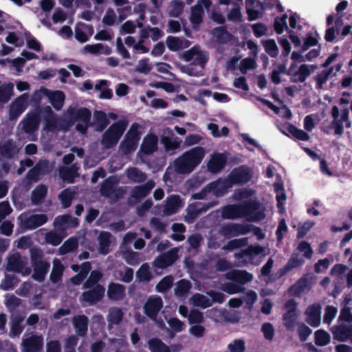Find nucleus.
<instances>
[{
	"mask_svg": "<svg viewBox=\"0 0 352 352\" xmlns=\"http://www.w3.org/2000/svg\"><path fill=\"white\" fill-rule=\"evenodd\" d=\"M138 144L136 143L135 142L130 140L124 137V139L120 144L119 151L120 153L123 155H127L135 151Z\"/></svg>",
	"mask_w": 352,
	"mask_h": 352,
	"instance_id": "55",
	"label": "nucleus"
},
{
	"mask_svg": "<svg viewBox=\"0 0 352 352\" xmlns=\"http://www.w3.org/2000/svg\"><path fill=\"white\" fill-rule=\"evenodd\" d=\"M274 190L276 193L277 205L281 212H283V204L286 200L283 184L282 182H277L274 184Z\"/></svg>",
	"mask_w": 352,
	"mask_h": 352,
	"instance_id": "51",
	"label": "nucleus"
},
{
	"mask_svg": "<svg viewBox=\"0 0 352 352\" xmlns=\"http://www.w3.org/2000/svg\"><path fill=\"white\" fill-rule=\"evenodd\" d=\"M158 138L153 133L147 134L142 142L140 152L150 155L157 149Z\"/></svg>",
	"mask_w": 352,
	"mask_h": 352,
	"instance_id": "22",
	"label": "nucleus"
},
{
	"mask_svg": "<svg viewBox=\"0 0 352 352\" xmlns=\"http://www.w3.org/2000/svg\"><path fill=\"white\" fill-rule=\"evenodd\" d=\"M334 339L338 341H346L352 336V327L347 325H340L335 329H331Z\"/></svg>",
	"mask_w": 352,
	"mask_h": 352,
	"instance_id": "38",
	"label": "nucleus"
},
{
	"mask_svg": "<svg viewBox=\"0 0 352 352\" xmlns=\"http://www.w3.org/2000/svg\"><path fill=\"white\" fill-rule=\"evenodd\" d=\"M173 133L169 128L164 129L162 135V142L166 151H173L179 148L182 144V140L177 137H172Z\"/></svg>",
	"mask_w": 352,
	"mask_h": 352,
	"instance_id": "20",
	"label": "nucleus"
},
{
	"mask_svg": "<svg viewBox=\"0 0 352 352\" xmlns=\"http://www.w3.org/2000/svg\"><path fill=\"white\" fill-rule=\"evenodd\" d=\"M233 197L234 199L241 201L242 203L225 206L222 210L223 218H245L248 221H257L265 217V210L256 201L254 190L239 189L234 192Z\"/></svg>",
	"mask_w": 352,
	"mask_h": 352,
	"instance_id": "1",
	"label": "nucleus"
},
{
	"mask_svg": "<svg viewBox=\"0 0 352 352\" xmlns=\"http://www.w3.org/2000/svg\"><path fill=\"white\" fill-rule=\"evenodd\" d=\"M31 263L34 269L32 278L41 282L45 279V276L50 268V263L43 260V254L41 250L34 248L30 251Z\"/></svg>",
	"mask_w": 352,
	"mask_h": 352,
	"instance_id": "6",
	"label": "nucleus"
},
{
	"mask_svg": "<svg viewBox=\"0 0 352 352\" xmlns=\"http://www.w3.org/2000/svg\"><path fill=\"white\" fill-rule=\"evenodd\" d=\"M47 98L52 106L56 110H60L64 104L65 94L61 91H52L45 88H41L33 95L35 101H39L43 98Z\"/></svg>",
	"mask_w": 352,
	"mask_h": 352,
	"instance_id": "8",
	"label": "nucleus"
},
{
	"mask_svg": "<svg viewBox=\"0 0 352 352\" xmlns=\"http://www.w3.org/2000/svg\"><path fill=\"white\" fill-rule=\"evenodd\" d=\"M68 113L74 122H77L76 130L81 133H85L91 118L90 111L85 108H71L68 109Z\"/></svg>",
	"mask_w": 352,
	"mask_h": 352,
	"instance_id": "11",
	"label": "nucleus"
},
{
	"mask_svg": "<svg viewBox=\"0 0 352 352\" xmlns=\"http://www.w3.org/2000/svg\"><path fill=\"white\" fill-rule=\"evenodd\" d=\"M296 67V64L292 63L287 71V74L293 82H303L316 69V66L305 64L301 65L297 70Z\"/></svg>",
	"mask_w": 352,
	"mask_h": 352,
	"instance_id": "12",
	"label": "nucleus"
},
{
	"mask_svg": "<svg viewBox=\"0 0 352 352\" xmlns=\"http://www.w3.org/2000/svg\"><path fill=\"white\" fill-rule=\"evenodd\" d=\"M226 277L242 286L253 279V275L245 270H232L226 274Z\"/></svg>",
	"mask_w": 352,
	"mask_h": 352,
	"instance_id": "27",
	"label": "nucleus"
},
{
	"mask_svg": "<svg viewBox=\"0 0 352 352\" xmlns=\"http://www.w3.org/2000/svg\"><path fill=\"white\" fill-rule=\"evenodd\" d=\"M109 124L107 116L102 111H95L93 124L97 131H102Z\"/></svg>",
	"mask_w": 352,
	"mask_h": 352,
	"instance_id": "43",
	"label": "nucleus"
},
{
	"mask_svg": "<svg viewBox=\"0 0 352 352\" xmlns=\"http://www.w3.org/2000/svg\"><path fill=\"white\" fill-rule=\"evenodd\" d=\"M183 59L188 62L187 65H179L181 72L192 76H202L208 57L198 46H195L182 54Z\"/></svg>",
	"mask_w": 352,
	"mask_h": 352,
	"instance_id": "4",
	"label": "nucleus"
},
{
	"mask_svg": "<svg viewBox=\"0 0 352 352\" xmlns=\"http://www.w3.org/2000/svg\"><path fill=\"white\" fill-rule=\"evenodd\" d=\"M78 241L75 238H70L67 240L63 245L59 248V252L60 254H65L70 252L74 251L77 248Z\"/></svg>",
	"mask_w": 352,
	"mask_h": 352,
	"instance_id": "64",
	"label": "nucleus"
},
{
	"mask_svg": "<svg viewBox=\"0 0 352 352\" xmlns=\"http://www.w3.org/2000/svg\"><path fill=\"white\" fill-rule=\"evenodd\" d=\"M256 66V62L254 58H245L241 61L239 69L242 74H245L248 71L254 69Z\"/></svg>",
	"mask_w": 352,
	"mask_h": 352,
	"instance_id": "61",
	"label": "nucleus"
},
{
	"mask_svg": "<svg viewBox=\"0 0 352 352\" xmlns=\"http://www.w3.org/2000/svg\"><path fill=\"white\" fill-rule=\"evenodd\" d=\"M206 154L202 146H195L184 152L174 161V170L179 174L192 173L203 161Z\"/></svg>",
	"mask_w": 352,
	"mask_h": 352,
	"instance_id": "3",
	"label": "nucleus"
},
{
	"mask_svg": "<svg viewBox=\"0 0 352 352\" xmlns=\"http://www.w3.org/2000/svg\"><path fill=\"white\" fill-rule=\"evenodd\" d=\"M167 47L171 51H178L190 46V42L183 38L168 36L166 40Z\"/></svg>",
	"mask_w": 352,
	"mask_h": 352,
	"instance_id": "31",
	"label": "nucleus"
},
{
	"mask_svg": "<svg viewBox=\"0 0 352 352\" xmlns=\"http://www.w3.org/2000/svg\"><path fill=\"white\" fill-rule=\"evenodd\" d=\"M265 250L261 246H250L246 250L235 253L236 258L240 260L239 265L259 264L265 255Z\"/></svg>",
	"mask_w": 352,
	"mask_h": 352,
	"instance_id": "7",
	"label": "nucleus"
},
{
	"mask_svg": "<svg viewBox=\"0 0 352 352\" xmlns=\"http://www.w3.org/2000/svg\"><path fill=\"white\" fill-rule=\"evenodd\" d=\"M74 327L79 336H85L88 329V318L85 315L78 316L74 318Z\"/></svg>",
	"mask_w": 352,
	"mask_h": 352,
	"instance_id": "36",
	"label": "nucleus"
},
{
	"mask_svg": "<svg viewBox=\"0 0 352 352\" xmlns=\"http://www.w3.org/2000/svg\"><path fill=\"white\" fill-rule=\"evenodd\" d=\"M297 309H287V311L283 315V322L287 330H293L296 324Z\"/></svg>",
	"mask_w": 352,
	"mask_h": 352,
	"instance_id": "47",
	"label": "nucleus"
},
{
	"mask_svg": "<svg viewBox=\"0 0 352 352\" xmlns=\"http://www.w3.org/2000/svg\"><path fill=\"white\" fill-rule=\"evenodd\" d=\"M28 106V96L25 94L17 98L10 105V118L15 119L21 115Z\"/></svg>",
	"mask_w": 352,
	"mask_h": 352,
	"instance_id": "25",
	"label": "nucleus"
},
{
	"mask_svg": "<svg viewBox=\"0 0 352 352\" xmlns=\"http://www.w3.org/2000/svg\"><path fill=\"white\" fill-rule=\"evenodd\" d=\"M183 317H188L189 324H200L204 320L203 314L199 309H178Z\"/></svg>",
	"mask_w": 352,
	"mask_h": 352,
	"instance_id": "34",
	"label": "nucleus"
},
{
	"mask_svg": "<svg viewBox=\"0 0 352 352\" xmlns=\"http://www.w3.org/2000/svg\"><path fill=\"white\" fill-rule=\"evenodd\" d=\"M127 178L134 183H142L146 179V175L136 167H129L125 171Z\"/></svg>",
	"mask_w": 352,
	"mask_h": 352,
	"instance_id": "40",
	"label": "nucleus"
},
{
	"mask_svg": "<svg viewBox=\"0 0 352 352\" xmlns=\"http://www.w3.org/2000/svg\"><path fill=\"white\" fill-rule=\"evenodd\" d=\"M102 273L100 270H93L91 272L88 278L83 284L84 288L91 289L97 285L98 282L101 279Z\"/></svg>",
	"mask_w": 352,
	"mask_h": 352,
	"instance_id": "53",
	"label": "nucleus"
},
{
	"mask_svg": "<svg viewBox=\"0 0 352 352\" xmlns=\"http://www.w3.org/2000/svg\"><path fill=\"white\" fill-rule=\"evenodd\" d=\"M191 287V284L188 280H181L177 282L175 287V294L177 296L181 297L186 295Z\"/></svg>",
	"mask_w": 352,
	"mask_h": 352,
	"instance_id": "58",
	"label": "nucleus"
},
{
	"mask_svg": "<svg viewBox=\"0 0 352 352\" xmlns=\"http://www.w3.org/2000/svg\"><path fill=\"white\" fill-rule=\"evenodd\" d=\"M142 38H151L153 41H157L163 35V32L157 28H145L141 31Z\"/></svg>",
	"mask_w": 352,
	"mask_h": 352,
	"instance_id": "56",
	"label": "nucleus"
},
{
	"mask_svg": "<svg viewBox=\"0 0 352 352\" xmlns=\"http://www.w3.org/2000/svg\"><path fill=\"white\" fill-rule=\"evenodd\" d=\"M107 294L111 300H120L125 295V288L122 285L112 283L108 286Z\"/></svg>",
	"mask_w": 352,
	"mask_h": 352,
	"instance_id": "30",
	"label": "nucleus"
},
{
	"mask_svg": "<svg viewBox=\"0 0 352 352\" xmlns=\"http://www.w3.org/2000/svg\"><path fill=\"white\" fill-rule=\"evenodd\" d=\"M83 52L86 54H91L94 55L104 54L109 55L111 53V48L102 43H96L93 45H87L83 47Z\"/></svg>",
	"mask_w": 352,
	"mask_h": 352,
	"instance_id": "37",
	"label": "nucleus"
},
{
	"mask_svg": "<svg viewBox=\"0 0 352 352\" xmlns=\"http://www.w3.org/2000/svg\"><path fill=\"white\" fill-rule=\"evenodd\" d=\"M160 311H161V314L163 315L166 314L165 309H144L145 314L148 317L155 320L158 327L161 329H166L169 333L170 338H173L175 336V333L171 331L166 327V324L163 319L157 318Z\"/></svg>",
	"mask_w": 352,
	"mask_h": 352,
	"instance_id": "32",
	"label": "nucleus"
},
{
	"mask_svg": "<svg viewBox=\"0 0 352 352\" xmlns=\"http://www.w3.org/2000/svg\"><path fill=\"white\" fill-rule=\"evenodd\" d=\"M207 129L210 131L211 134L214 138L227 136L229 132V129L226 126L222 127L219 131L218 125L214 123H209L207 125Z\"/></svg>",
	"mask_w": 352,
	"mask_h": 352,
	"instance_id": "63",
	"label": "nucleus"
},
{
	"mask_svg": "<svg viewBox=\"0 0 352 352\" xmlns=\"http://www.w3.org/2000/svg\"><path fill=\"white\" fill-rule=\"evenodd\" d=\"M151 352H170L169 347L159 338H152L148 341Z\"/></svg>",
	"mask_w": 352,
	"mask_h": 352,
	"instance_id": "52",
	"label": "nucleus"
},
{
	"mask_svg": "<svg viewBox=\"0 0 352 352\" xmlns=\"http://www.w3.org/2000/svg\"><path fill=\"white\" fill-rule=\"evenodd\" d=\"M95 89L101 92L99 95V98L101 99H110L112 97V91L107 88L106 80H100L96 84Z\"/></svg>",
	"mask_w": 352,
	"mask_h": 352,
	"instance_id": "60",
	"label": "nucleus"
},
{
	"mask_svg": "<svg viewBox=\"0 0 352 352\" xmlns=\"http://www.w3.org/2000/svg\"><path fill=\"white\" fill-rule=\"evenodd\" d=\"M7 268L8 270L21 273L23 276L31 273V269L28 266V258L19 253H14L9 256Z\"/></svg>",
	"mask_w": 352,
	"mask_h": 352,
	"instance_id": "13",
	"label": "nucleus"
},
{
	"mask_svg": "<svg viewBox=\"0 0 352 352\" xmlns=\"http://www.w3.org/2000/svg\"><path fill=\"white\" fill-rule=\"evenodd\" d=\"M125 11L129 12L130 11V8L127 7L119 9L118 12L120 15L118 18L113 10L108 9L102 18V22L107 25H113L116 23L121 22L126 16V14H124Z\"/></svg>",
	"mask_w": 352,
	"mask_h": 352,
	"instance_id": "26",
	"label": "nucleus"
},
{
	"mask_svg": "<svg viewBox=\"0 0 352 352\" xmlns=\"http://www.w3.org/2000/svg\"><path fill=\"white\" fill-rule=\"evenodd\" d=\"M224 300L223 295L219 292H210L206 294H196L190 299V305L194 307L207 308L213 302H221Z\"/></svg>",
	"mask_w": 352,
	"mask_h": 352,
	"instance_id": "9",
	"label": "nucleus"
},
{
	"mask_svg": "<svg viewBox=\"0 0 352 352\" xmlns=\"http://www.w3.org/2000/svg\"><path fill=\"white\" fill-rule=\"evenodd\" d=\"M24 352H40L43 346V338L41 336L32 335L22 341Z\"/></svg>",
	"mask_w": 352,
	"mask_h": 352,
	"instance_id": "19",
	"label": "nucleus"
},
{
	"mask_svg": "<svg viewBox=\"0 0 352 352\" xmlns=\"http://www.w3.org/2000/svg\"><path fill=\"white\" fill-rule=\"evenodd\" d=\"M226 161L225 153H213L208 161L207 168L212 173H218L224 168Z\"/></svg>",
	"mask_w": 352,
	"mask_h": 352,
	"instance_id": "17",
	"label": "nucleus"
},
{
	"mask_svg": "<svg viewBox=\"0 0 352 352\" xmlns=\"http://www.w3.org/2000/svg\"><path fill=\"white\" fill-rule=\"evenodd\" d=\"M155 183L153 180H148L142 186H135L131 192V197L139 199L146 197L149 192L155 187Z\"/></svg>",
	"mask_w": 352,
	"mask_h": 352,
	"instance_id": "29",
	"label": "nucleus"
},
{
	"mask_svg": "<svg viewBox=\"0 0 352 352\" xmlns=\"http://www.w3.org/2000/svg\"><path fill=\"white\" fill-rule=\"evenodd\" d=\"M127 125L128 122L126 120H121L113 124L103 134L101 140L102 145L106 148L116 146Z\"/></svg>",
	"mask_w": 352,
	"mask_h": 352,
	"instance_id": "5",
	"label": "nucleus"
},
{
	"mask_svg": "<svg viewBox=\"0 0 352 352\" xmlns=\"http://www.w3.org/2000/svg\"><path fill=\"white\" fill-rule=\"evenodd\" d=\"M252 230V226L248 224L229 223L223 226L222 234L226 237L245 234Z\"/></svg>",
	"mask_w": 352,
	"mask_h": 352,
	"instance_id": "18",
	"label": "nucleus"
},
{
	"mask_svg": "<svg viewBox=\"0 0 352 352\" xmlns=\"http://www.w3.org/2000/svg\"><path fill=\"white\" fill-rule=\"evenodd\" d=\"M1 153L6 157H12L20 151V147L12 142H6L0 147Z\"/></svg>",
	"mask_w": 352,
	"mask_h": 352,
	"instance_id": "54",
	"label": "nucleus"
},
{
	"mask_svg": "<svg viewBox=\"0 0 352 352\" xmlns=\"http://www.w3.org/2000/svg\"><path fill=\"white\" fill-rule=\"evenodd\" d=\"M64 267L61 262L58 259H54L53 261V267L50 274V280L53 283H57L60 280Z\"/></svg>",
	"mask_w": 352,
	"mask_h": 352,
	"instance_id": "48",
	"label": "nucleus"
},
{
	"mask_svg": "<svg viewBox=\"0 0 352 352\" xmlns=\"http://www.w3.org/2000/svg\"><path fill=\"white\" fill-rule=\"evenodd\" d=\"M118 180L116 177H111L107 179L101 187V193L109 197L111 201H116L122 197L126 190L122 187H118L116 185Z\"/></svg>",
	"mask_w": 352,
	"mask_h": 352,
	"instance_id": "14",
	"label": "nucleus"
},
{
	"mask_svg": "<svg viewBox=\"0 0 352 352\" xmlns=\"http://www.w3.org/2000/svg\"><path fill=\"white\" fill-rule=\"evenodd\" d=\"M47 187L43 185L37 186L32 193V201L33 204H37L40 203L45 197L47 193Z\"/></svg>",
	"mask_w": 352,
	"mask_h": 352,
	"instance_id": "59",
	"label": "nucleus"
},
{
	"mask_svg": "<svg viewBox=\"0 0 352 352\" xmlns=\"http://www.w3.org/2000/svg\"><path fill=\"white\" fill-rule=\"evenodd\" d=\"M36 234H45V241L47 243L51 244L52 245H59L63 237L64 234L56 232V231H51L46 234L44 233L43 230H40L36 233Z\"/></svg>",
	"mask_w": 352,
	"mask_h": 352,
	"instance_id": "46",
	"label": "nucleus"
},
{
	"mask_svg": "<svg viewBox=\"0 0 352 352\" xmlns=\"http://www.w3.org/2000/svg\"><path fill=\"white\" fill-rule=\"evenodd\" d=\"M313 285V279L311 276H306L298 280L290 289L292 294L299 295L309 290Z\"/></svg>",
	"mask_w": 352,
	"mask_h": 352,
	"instance_id": "33",
	"label": "nucleus"
},
{
	"mask_svg": "<svg viewBox=\"0 0 352 352\" xmlns=\"http://www.w3.org/2000/svg\"><path fill=\"white\" fill-rule=\"evenodd\" d=\"M39 125V111L35 110L29 113L26 117L20 122L19 127L25 133L30 135L37 130Z\"/></svg>",
	"mask_w": 352,
	"mask_h": 352,
	"instance_id": "16",
	"label": "nucleus"
},
{
	"mask_svg": "<svg viewBox=\"0 0 352 352\" xmlns=\"http://www.w3.org/2000/svg\"><path fill=\"white\" fill-rule=\"evenodd\" d=\"M19 229L23 232L26 230H33L39 227L47 221V217L44 214H21L19 217Z\"/></svg>",
	"mask_w": 352,
	"mask_h": 352,
	"instance_id": "10",
	"label": "nucleus"
},
{
	"mask_svg": "<svg viewBox=\"0 0 352 352\" xmlns=\"http://www.w3.org/2000/svg\"><path fill=\"white\" fill-rule=\"evenodd\" d=\"M183 206L184 203L179 196L171 195L167 198L163 212L166 215H170L176 213Z\"/></svg>",
	"mask_w": 352,
	"mask_h": 352,
	"instance_id": "28",
	"label": "nucleus"
},
{
	"mask_svg": "<svg viewBox=\"0 0 352 352\" xmlns=\"http://www.w3.org/2000/svg\"><path fill=\"white\" fill-rule=\"evenodd\" d=\"M211 4L210 0H201L192 8L191 15L190 17V21L194 25H198L202 20L203 8L208 9Z\"/></svg>",
	"mask_w": 352,
	"mask_h": 352,
	"instance_id": "24",
	"label": "nucleus"
},
{
	"mask_svg": "<svg viewBox=\"0 0 352 352\" xmlns=\"http://www.w3.org/2000/svg\"><path fill=\"white\" fill-rule=\"evenodd\" d=\"M78 166L76 164H74L70 168L63 167L60 168L59 174L64 181L72 183L74 177L78 176Z\"/></svg>",
	"mask_w": 352,
	"mask_h": 352,
	"instance_id": "41",
	"label": "nucleus"
},
{
	"mask_svg": "<svg viewBox=\"0 0 352 352\" xmlns=\"http://www.w3.org/2000/svg\"><path fill=\"white\" fill-rule=\"evenodd\" d=\"M44 114L45 120V125L44 126V129L47 131H53L56 126L57 119L50 107H46L44 109Z\"/></svg>",
	"mask_w": 352,
	"mask_h": 352,
	"instance_id": "42",
	"label": "nucleus"
},
{
	"mask_svg": "<svg viewBox=\"0 0 352 352\" xmlns=\"http://www.w3.org/2000/svg\"><path fill=\"white\" fill-rule=\"evenodd\" d=\"M179 248H175L168 252L158 256L154 261V265L158 268H165L171 265L177 258Z\"/></svg>",
	"mask_w": 352,
	"mask_h": 352,
	"instance_id": "21",
	"label": "nucleus"
},
{
	"mask_svg": "<svg viewBox=\"0 0 352 352\" xmlns=\"http://www.w3.org/2000/svg\"><path fill=\"white\" fill-rule=\"evenodd\" d=\"M55 228L60 231H65L69 228H76L78 225V220L68 214L57 217L54 222Z\"/></svg>",
	"mask_w": 352,
	"mask_h": 352,
	"instance_id": "23",
	"label": "nucleus"
},
{
	"mask_svg": "<svg viewBox=\"0 0 352 352\" xmlns=\"http://www.w3.org/2000/svg\"><path fill=\"white\" fill-rule=\"evenodd\" d=\"M252 177L251 169L248 166H241L232 170L228 179L210 183L201 192L194 194L192 197L195 199H203L210 195L217 197L221 196L233 184L246 183L250 180Z\"/></svg>",
	"mask_w": 352,
	"mask_h": 352,
	"instance_id": "2",
	"label": "nucleus"
},
{
	"mask_svg": "<svg viewBox=\"0 0 352 352\" xmlns=\"http://www.w3.org/2000/svg\"><path fill=\"white\" fill-rule=\"evenodd\" d=\"M98 251L100 253L106 254L109 252L111 244L112 242L111 235L107 232H101L98 238Z\"/></svg>",
	"mask_w": 352,
	"mask_h": 352,
	"instance_id": "39",
	"label": "nucleus"
},
{
	"mask_svg": "<svg viewBox=\"0 0 352 352\" xmlns=\"http://www.w3.org/2000/svg\"><path fill=\"white\" fill-rule=\"evenodd\" d=\"M105 289L101 285H97L91 289L82 294L80 300L85 305L91 306L100 301L104 295Z\"/></svg>",
	"mask_w": 352,
	"mask_h": 352,
	"instance_id": "15",
	"label": "nucleus"
},
{
	"mask_svg": "<svg viewBox=\"0 0 352 352\" xmlns=\"http://www.w3.org/2000/svg\"><path fill=\"white\" fill-rule=\"evenodd\" d=\"M47 167V161H41L39 163L33 168H32L28 174V177L30 180H36L38 178L41 173L45 171V168Z\"/></svg>",
	"mask_w": 352,
	"mask_h": 352,
	"instance_id": "57",
	"label": "nucleus"
},
{
	"mask_svg": "<svg viewBox=\"0 0 352 352\" xmlns=\"http://www.w3.org/2000/svg\"><path fill=\"white\" fill-rule=\"evenodd\" d=\"M321 309H306L307 322L313 327H317L320 324Z\"/></svg>",
	"mask_w": 352,
	"mask_h": 352,
	"instance_id": "44",
	"label": "nucleus"
},
{
	"mask_svg": "<svg viewBox=\"0 0 352 352\" xmlns=\"http://www.w3.org/2000/svg\"><path fill=\"white\" fill-rule=\"evenodd\" d=\"M246 8L250 19L255 20L261 15L263 5L257 0H247Z\"/></svg>",
	"mask_w": 352,
	"mask_h": 352,
	"instance_id": "35",
	"label": "nucleus"
},
{
	"mask_svg": "<svg viewBox=\"0 0 352 352\" xmlns=\"http://www.w3.org/2000/svg\"><path fill=\"white\" fill-rule=\"evenodd\" d=\"M330 342V335L322 329L315 332V344L318 346H324Z\"/></svg>",
	"mask_w": 352,
	"mask_h": 352,
	"instance_id": "62",
	"label": "nucleus"
},
{
	"mask_svg": "<svg viewBox=\"0 0 352 352\" xmlns=\"http://www.w3.org/2000/svg\"><path fill=\"white\" fill-rule=\"evenodd\" d=\"M338 114V108L336 106H333L331 108V116L333 117L334 121L331 122V129L334 130L336 135H342L344 131V123L342 122V120H337Z\"/></svg>",
	"mask_w": 352,
	"mask_h": 352,
	"instance_id": "49",
	"label": "nucleus"
},
{
	"mask_svg": "<svg viewBox=\"0 0 352 352\" xmlns=\"http://www.w3.org/2000/svg\"><path fill=\"white\" fill-rule=\"evenodd\" d=\"M91 34L92 30L85 25L80 24L75 29V38L80 43L87 41Z\"/></svg>",
	"mask_w": 352,
	"mask_h": 352,
	"instance_id": "45",
	"label": "nucleus"
},
{
	"mask_svg": "<svg viewBox=\"0 0 352 352\" xmlns=\"http://www.w3.org/2000/svg\"><path fill=\"white\" fill-rule=\"evenodd\" d=\"M142 133V126L138 123H133L131 125L129 131L126 133L125 138L138 144Z\"/></svg>",
	"mask_w": 352,
	"mask_h": 352,
	"instance_id": "50",
	"label": "nucleus"
}]
</instances>
